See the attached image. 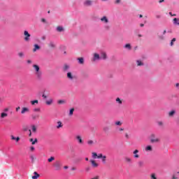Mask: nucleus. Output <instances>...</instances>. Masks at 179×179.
<instances>
[{"mask_svg": "<svg viewBox=\"0 0 179 179\" xmlns=\"http://www.w3.org/2000/svg\"><path fill=\"white\" fill-rule=\"evenodd\" d=\"M75 170H76V168H75V167L71 168L72 171H75Z\"/></svg>", "mask_w": 179, "mask_h": 179, "instance_id": "0e129e2a", "label": "nucleus"}, {"mask_svg": "<svg viewBox=\"0 0 179 179\" xmlns=\"http://www.w3.org/2000/svg\"><path fill=\"white\" fill-rule=\"evenodd\" d=\"M87 143L89 146H93L94 145V141H93V140H89Z\"/></svg>", "mask_w": 179, "mask_h": 179, "instance_id": "aec40b11", "label": "nucleus"}, {"mask_svg": "<svg viewBox=\"0 0 179 179\" xmlns=\"http://www.w3.org/2000/svg\"><path fill=\"white\" fill-rule=\"evenodd\" d=\"M101 22H103V23H108V18H107L106 16H103L101 18Z\"/></svg>", "mask_w": 179, "mask_h": 179, "instance_id": "9b49d317", "label": "nucleus"}, {"mask_svg": "<svg viewBox=\"0 0 179 179\" xmlns=\"http://www.w3.org/2000/svg\"><path fill=\"white\" fill-rule=\"evenodd\" d=\"M58 125L57 126V129L62 128V122L61 121L57 122Z\"/></svg>", "mask_w": 179, "mask_h": 179, "instance_id": "a878e982", "label": "nucleus"}, {"mask_svg": "<svg viewBox=\"0 0 179 179\" xmlns=\"http://www.w3.org/2000/svg\"><path fill=\"white\" fill-rule=\"evenodd\" d=\"M109 129H110V128L108 127H103L104 132H108Z\"/></svg>", "mask_w": 179, "mask_h": 179, "instance_id": "79ce46f5", "label": "nucleus"}, {"mask_svg": "<svg viewBox=\"0 0 179 179\" xmlns=\"http://www.w3.org/2000/svg\"><path fill=\"white\" fill-rule=\"evenodd\" d=\"M52 99H49L48 101H45V104H47V106H51L52 104Z\"/></svg>", "mask_w": 179, "mask_h": 179, "instance_id": "4be33fe9", "label": "nucleus"}, {"mask_svg": "<svg viewBox=\"0 0 179 179\" xmlns=\"http://www.w3.org/2000/svg\"><path fill=\"white\" fill-rule=\"evenodd\" d=\"M173 24H177L178 26H179V19H178V18H174V19H173Z\"/></svg>", "mask_w": 179, "mask_h": 179, "instance_id": "393cba45", "label": "nucleus"}, {"mask_svg": "<svg viewBox=\"0 0 179 179\" xmlns=\"http://www.w3.org/2000/svg\"><path fill=\"white\" fill-rule=\"evenodd\" d=\"M31 104L32 106H34V104H38V100L31 101Z\"/></svg>", "mask_w": 179, "mask_h": 179, "instance_id": "c85d7f7f", "label": "nucleus"}, {"mask_svg": "<svg viewBox=\"0 0 179 179\" xmlns=\"http://www.w3.org/2000/svg\"><path fill=\"white\" fill-rule=\"evenodd\" d=\"M115 124V125H120V126L122 125V123L120 121L116 122Z\"/></svg>", "mask_w": 179, "mask_h": 179, "instance_id": "8fccbe9b", "label": "nucleus"}, {"mask_svg": "<svg viewBox=\"0 0 179 179\" xmlns=\"http://www.w3.org/2000/svg\"><path fill=\"white\" fill-rule=\"evenodd\" d=\"M156 17H157V19H160L161 16L157 15H156Z\"/></svg>", "mask_w": 179, "mask_h": 179, "instance_id": "338daca9", "label": "nucleus"}, {"mask_svg": "<svg viewBox=\"0 0 179 179\" xmlns=\"http://www.w3.org/2000/svg\"><path fill=\"white\" fill-rule=\"evenodd\" d=\"M75 111V108H71V110H70V112H69V115H70V117H71V115H73V112Z\"/></svg>", "mask_w": 179, "mask_h": 179, "instance_id": "473e14b6", "label": "nucleus"}, {"mask_svg": "<svg viewBox=\"0 0 179 179\" xmlns=\"http://www.w3.org/2000/svg\"><path fill=\"white\" fill-rule=\"evenodd\" d=\"M3 111H4L5 113H8V111H9V108H6L3 110Z\"/></svg>", "mask_w": 179, "mask_h": 179, "instance_id": "6e6d98bb", "label": "nucleus"}, {"mask_svg": "<svg viewBox=\"0 0 179 179\" xmlns=\"http://www.w3.org/2000/svg\"><path fill=\"white\" fill-rule=\"evenodd\" d=\"M31 117L32 120H37V118H38V115H32Z\"/></svg>", "mask_w": 179, "mask_h": 179, "instance_id": "a18cd8bd", "label": "nucleus"}, {"mask_svg": "<svg viewBox=\"0 0 179 179\" xmlns=\"http://www.w3.org/2000/svg\"><path fill=\"white\" fill-rule=\"evenodd\" d=\"M49 46L51 47V48H55V45L54 44V42H50Z\"/></svg>", "mask_w": 179, "mask_h": 179, "instance_id": "4c0bfd02", "label": "nucleus"}, {"mask_svg": "<svg viewBox=\"0 0 179 179\" xmlns=\"http://www.w3.org/2000/svg\"><path fill=\"white\" fill-rule=\"evenodd\" d=\"M150 178L151 179H157V177L156 176V173H152L150 175Z\"/></svg>", "mask_w": 179, "mask_h": 179, "instance_id": "c756f323", "label": "nucleus"}, {"mask_svg": "<svg viewBox=\"0 0 179 179\" xmlns=\"http://www.w3.org/2000/svg\"><path fill=\"white\" fill-rule=\"evenodd\" d=\"M138 153H139V150H135L133 152V155H134V159H139V155H138Z\"/></svg>", "mask_w": 179, "mask_h": 179, "instance_id": "423d86ee", "label": "nucleus"}, {"mask_svg": "<svg viewBox=\"0 0 179 179\" xmlns=\"http://www.w3.org/2000/svg\"><path fill=\"white\" fill-rule=\"evenodd\" d=\"M29 110L28 108L24 107L22 109L21 114H24L25 113H29Z\"/></svg>", "mask_w": 179, "mask_h": 179, "instance_id": "2eb2a0df", "label": "nucleus"}, {"mask_svg": "<svg viewBox=\"0 0 179 179\" xmlns=\"http://www.w3.org/2000/svg\"><path fill=\"white\" fill-rule=\"evenodd\" d=\"M57 103H58V104H64V103H65V101H64V100H59L57 101Z\"/></svg>", "mask_w": 179, "mask_h": 179, "instance_id": "de8ad7c7", "label": "nucleus"}, {"mask_svg": "<svg viewBox=\"0 0 179 179\" xmlns=\"http://www.w3.org/2000/svg\"><path fill=\"white\" fill-rule=\"evenodd\" d=\"M153 150V148H152L151 145H148L145 148V152H152Z\"/></svg>", "mask_w": 179, "mask_h": 179, "instance_id": "6ab92c4d", "label": "nucleus"}, {"mask_svg": "<svg viewBox=\"0 0 179 179\" xmlns=\"http://www.w3.org/2000/svg\"><path fill=\"white\" fill-rule=\"evenodd\" d=\"M69 65L68 64H64L62 67V71L63 72H68L69 71Z\"/></svg>", "mask_w": 179, "mask_h": 179, "instance_id": "1a4fd4ad", "label": "nucleus"}, {"mask_svg": "<svg viewBox=\"0 0 179 179\" xmlns=\"http://www.w3.org/2000/svg\"><path fill=\"white\" fill-rule=\"evenodd\" d=\"M57 31H59V33H61L62 31H64V27L59 26L57 27Z\"/></svg>", "mask_w": 179, "mask_h": 179, "instance_id": "5701e85b", "label": "nucleus"}, {"mask_svg": "<svg viewBox=\"0 0 179 179\" xmlns=\"http://www.w3.org/2000/svg\"><path fill=\"white\" fill-rule=\"evenodd\" d=\"M55 170L59 171L61 170V167H62V164L59 161H56L53 164Z\"/></svg>", "mask_w": 179, "mask_h": 179, "instance_id": "f257e3e1", "label": "nucleus"}, {"mask_svg": "<svg viewBox=\"0 0 179 179\" xmlns=\"http://www.w3.org/2000/svg\"><path fill=\"white\" fill-rule=\"evenodd\" d=\"M179 178V171L174 173L171 179H178Z\"/></svg>", "mask_w": 179, "mask_h": 179, "instance_id": "dca6fc26", "label": "nucleus"}, {"mask_svg": "<svg viewBox=\"0 0 179 179\" xmlns=\"http://www.w3.org/2000/svg\"><path fill=\"white\" fill-rule=\"evenodd\" d=\"M42 97H43V99H47V96L44 94L42 95Z\"/></svg>", "mask_w": 179, "mask_h": 179, "instance_id": "e2e57ef3", "label": "nucleus"}, {"mask_svg": "<svg viewBox=\"0 0 179 179\" xmlns=\"http://www.w3.org/2000/svg\"><path fill=\"white\" fill-rule=\"evenodd\" d=\"M76 139H77V141H78V143L80 145H83V140H82V137L80 136H76Z\"/></svg>", "mask_w": 179, "mask_h": 179, "instance_id": "9d476101", "label": "nucleus"}, {"mask_svg": "<svg viewBox=\"0 0 179 179\" xmlns=\"http://www.w3.org/2000/svg\"><path fill=\"white\" fill-rule=\"evenodd\" d=\"M124 48H127V50H131V48H132V47L131 46V44L127 43L124 45Z\"/></svg>", "mask_w": 179, "mask_h": 179, "instance_id": "cd10ccee", "label": "nucleus"}, {"mask_svg": "<svg viewBox=\"0 0 179 179\" xmlns=\"http://www.w3.org/2000/svg\"><path fill=\"white\" fill-rule=\"evenodd\" d=\"M90 163H92V166L94 169H96V167H99V164L96 163V161H94L93 159H90Z\"/></svg>", "mask_w": 179, "mask_h": 179, "instance_id": "0eeeda50", "label": "nucleus"}, {"mask_svg": "<svg viewBox=\"0 0 179 179\" xmlns=\"http://www.w3.org/2000/svg\"><path fill=\"white\" fill-rule=\"evenodd\" d=\"M5 117H8V113H1V118H5Z\"/></svg>", "mask_w": 179, "mask_h": 179, "instance_id": "2f4dec72", "label": "nucleus"}, {"mask_svg": "<svg viewBox=\"0 0 179 179\" xmlns=\"http://www.w3.org/2000/svg\"><path fill=\"white\" fill-rule=\"evenodd\" d=\"M157 124L159 127H162L163 125V122H157Z\"/></svg>", "mask_w": 179, "mask_h": 179, "instance_id": "603ef678", "label": "nucleus"}, {"mask_svg": "<svg viewBox=\"0 0 179 179\" xmlns=\"http://www.w3.org/2000/svg\"><path fill=\"white\" fill-rule=\"evenodd\" d=\"M150 142L152 143L159 142V138H156V136L154 134H152L150 135Z\"/></svg>", "mask_w": 179, "mask_h": 179, "instance_id": "f03ea898", "label": "nucleus"}, {"mask_svg": "<svg viewBox=\"0 0 179 179\" xmlns=\"http://www.w3.org/2000/svg\"><path fill=\"white\" fill-rule=\"evenodd\" d=\"M24 35L26 36V37L24 38V41H29L30 40V36H31L30 34H29V31H24Z\"/></svg>", "mask_w": 179, "mask_h": 179, "instance_id": "20e7f679", "label": "nucleus"}, {"mask_svg": "<svg viewBox=\"0 0 179 179\" xmlns=\"http://www.w3.org/2000/svg\"><path fill=\"white\" fill-rule=\"evenodd\" d=\"M27 64H31V60H27Z\"/></svg>", "mask_w": 179, "mask_h": 179, "instance_id": "69168bd1", "label": "nucleus"}, {"mask_svg": "<svg viewBox=\"0 0 179 179\" xmlns=\"http://www.w3.org/2000/svg\"><path fill=\"white\" fill-rule=\"evenodd\" d=\"M137 65L138 66H142V65H143V63L140 60H137Z\"/></svg>", "mask_w": 179, "mask_h": 179, "instance_id": "f704fd0d", "label": "nucleus"}, {"mask_svg": "<svg viewBox=\"0 0 179 179\" xmlns=\"http://www.w3.org/2000/svg\"><path fill=\"white\" fill-rule=\"evenodd\" d=\"M174 114H176V110H172L171 111H170V112L169 113V117H173V116L174 115Z\"/></svg>", "mask_w": 179, "mask_h": 179, "instance_id": "b1692460", "label": "nucleus"}, {"mask_svg": "<svg viewBox=\"0 0 179 179\" xmlns=\"http://www.w3.org/2000/svg\"><path fill=\"white\" fill-rule=\"evenodd\" d=\"M106 159H107V157L106 155L102 157V163H103V164H106Z\"/></svg>", "mask_w": 179, "mask_h": 179, "instance_id": "c9c22d12", "label": "nucleus"}, {"mask_svg": "<svg viewBox=\"0 0 179 179\" xmlns=\"http://www.w3.org/2000/svg\"><path fill=\"white\" fill-rule=\"evenodd\" d=\"M35 75L38 80H41V79H43V73H41V71L36 72Z\"/></svg>", "mask_w": 179, "mask_h": 179, "instance_id": "7ed1b4c3", "label": "nucleus"}, {"mask_svg": "<svg viewBox=\"0 0 179 179\" xmlns=\"http://www.w3.org/2000/svg\"><path fill=\"white\" fill-rule=\"evenodd\" d=\"M34 111L35 113H38V111H40V108H34Z\"/></svg>", "mask_w": 179, "mask_h": 179, "instance_id": "864d4df0", "label": "nucleus"}, {"mask_svg": "<svg viewBox=\"0 0 179 179\" xmlns=\"http://www.w3.org/2000/svg\"><path fill=\"white\" fill-rule=\"evenodd\" d=\"M37 50H40V45L35 44L34 45V48L33 49L34 52H36Z\"/></svg>", "mask_w": 179, "mask_h": 179, "instance_id": "412c9836", "label": "nucleus"}, {"mask_svg": "<svg viewBox=\"0 0 179 179\" xmlns=\"http://www.w3.org/2000/svg\"><path fill=\"white\" fill-rule=\"evenodd\" d=\"M53 160H55V158L54 157H51L48 159V162H49V163H51V162H52Z\"/></svg>", "mask_w": 179, "mask_h": 179, "instance_id": "ea45409f", "label": "nucleus"}, {"mask_svg": "<svg viewBox=\"0 0 179 179\" xmlns=\"http://www.w3.org/2000/svg\"><path fill=\"white\" fill-rule=\"evenodd\" d=\"M116 101L117 103H119V104H122V101H121V99L120 98H117Z\"/></svg>", "mask_w": 179, "mask_h": 179, "instance_id": "49530a36", "label": "nucleus"}, {"mask_svg": "<svg viewBox=\"0 0 179 179\" xmlns=\"http://www.w3.org/2000/svg\"><path fill=\"white\" fill-rule=\"evenodd\" d=\"M101 59H107V54L106 52H102L101 53Z\"/></svg>", "mask_w": 179, "mask_h": 179, "instance_id": "4468645a", "label": "nucleus"}, {"mask_svg": "<svg viewBox=\"0 0 179 179\" xmlns=\"http://www.w3.org/2000/svg\"><path fill=\"white\" fill-rule=\"evenodd\" d=\"M31 128H32V131H34V132H36L37 131V128L36 127L35 125H32Z\"/></svg>", "mask_w": 179, "mask_h": 179, "instance_id": "e433bc0d", "label": "nucleus"}, {"mask_svg": "<svg viewBox=\"0 0 179 179\" xmlns=\"http://www.w3.org/2000/svg\"><path fill=\"white\" fill-rule=\"evenodd\" d=\"M31 143H32V145H36V143H37V138H35L34 142H32Z\"/></svg>", "mask_w": 179, "mask_h": 179, "instance_id": "5fc2aeb1", "label": "nucleus"}, {"mask_svg": "<svg viewBox=\"0 0 179 179\" xmlns=\"http://www.w3.org/2000/svg\"><path fill=\"white\" fill-rule=\"evenodd\" d=\"M103 154H99L97 159H103Z\"/></svg>", "mask_w": 179, "mask_h": 179, "instance_id": "09e8293b", "label": "nucleus"}, {"mask_svg": "<svg viewBox=\"0 0 179 179\" xmlns=\"http://www.w3.org/2000/svg\"><path fill=\"white\" fill-rule=\"evenodd\" d=\"M67 78H68V79H69L70 80H73V79H75V76H73L72 75V73H71V72L67 73Z\"/></svg>", "mask_w": 179, "mask_h": 179, "instance_id": "f8f14e48", "label": "nucleus"}, {"mask_svg": "<svg viewBox=\"0 0 179 179\" xmlns=\"http://www.w3.org/2000/svg\"><path fill=\"white\" fill-rule=\"evenodd\" d=\"M176 38H173L171 41V45L173 46L174 45V42H176Z\"/></svg>", "mask_w": 179, "mask_h": 179, "instance_id": "37998d69", "label": "nucleus"}, {"mask_svg": "<svg viewBox=\"0 0 179 179\" xmlns=\"http://www.w3.org/2000/svg\"><path fill=\"white\" fill-rule=\"evenodd\" d=\"M77 59L78 61V64L80 65H83L85 64V59H83V57H79Z\"/></svg>", "mask_w": 179, "mask_h": 179, "instance_id": "ddd939ff", "label": "nucleus"}, {"mask_svg": "<svg viewBox=\"0 0 179 179\" xmlns=\"http://www.w3.org/2000/svg\"><path fill=\"white\" fill-rule=\"evenodd\" d=\"M11 139L13 140V141H16V142H17L18 141H20V138H19V137H15V136H11Z\"/></svg>", "mask_w": 179, "mask_h": 179, "instance_id": "bb28decb", "label": "nucleus"}, {"mask_svg": "<svg viewBox=\"0 0 179 179\" xmlns=\"http://www.w3.org/2000/svg\"><path fill=\"white\" fill-rule=\"evenodd\" d=\"M20 110V106H18V107H17L16 108H15V111H19Z\"/></svg>", "mask_w": 179, "mask_h": 179, "instance_id": "4d7b16f0", "label": "nucleus"}, {"mask_svg": "<svg viewBox=\"0 0 179 179\" xmlns=\"http://www.w3.org/2000/svg\"><path fill=\"white\" fill-rule=\"evenodd\" d=\"M33 67L34 68L36 72H40V66L37 64H34Z\"/></svg>", "mask_w": 179, "mask_h": 179, "instance_id": "a211bd4d", "label": "nucleus"}, {"mask_svg": "<svg viewBox=\"0 0 179 179\" xmlns=\"http://www.w3.org/2000/svg\"><path fill=\"white\" fill-rule=\"evenodd\" d=\"M34 175L32 176V179H37L40 177V174H38L36 171L34 172Z\"/></svg>", "mask_w": 179, "mask_h": 179, "instance_id": "f3484780", "label": "nucleus"}, {"mask_svg": "<svg viewBox=\"0 0 179 179\" xmlns=\"http://www.w3.org/2000/svg\"><path fill=\"white\" fill-rule=\"evenodd\" d=\"M144 162L143 161H140L138 162V167H143Z\"/></svg>", "mask_w": 179, "mask_h": 179, "instance_id": "7c9ffc66", "label": "nucleus"}, {"mask_svg": "<svg viewBox=\"0 0 179 179\" xmlns=\"http://www.w3.org/2000/svg\"><path fill=\"white\" fill-rule=\"evenodd\" d=\"M92 4L93 1H92L91 0H86L83 3L84 6H92Z\"/></svg>", "mask_w": 179, "mask_h": 179, "instance_id": "39448f33", "label": "nucleus"}, {"mask_svg": "<svg viewBox=\"0 0 179 179\" xmlns=\"http://www.w3.org/2000/svg\"><path fill=\"white\" fill-rule=\"evenodd\" d=\"M125 136H126L127 139H129V136L128 135V134H125Z\"/></svg>", "mask_w": 179, "mask_h": 179, "instance_id": "680f3d73", "label": "nucleus"}, {"mask_svg": "<svg viewBox=\"0 0 179 179\" xmlns=\"http://www.w3.org/2000/svg\"><path fill=\"white\" fill-rule=\"evenodd\" d=\"M92 158L93 159H97V157H98L97 153L92 152Z\"/></svg>", "mask_w": 179, "mask_h": 179, "instance_id": "72a5a7b5", "label": "nucleus"}, {"mask_svg": "<svg viewBox=\"0 0 179 179\" xmlns=\"http://www.w3.org/2000/svg\"><path fill=\"white\" fill-rule=\"evenodd\" d=\"M99 59H101V56L99 54L94 53V57H93V61H97Z\"/></svg>", "mask_w": 179, "mask_h": 179, "instance_id": "6e6552de", "label": "nucleus"}, {"mask_svg": "<svg viewBox=\"0 0 179 179\" xmlns=\"http://www.w3.org/2000/svg\"><path fill=\"white\" fill-rule=\"evenodd\" d=\"M30 150H31V152H33V150H35V148H34V146H31V147L30 148Z\"/></svg>", "mask_w": 179, "mask_h": 179, "instance_id": "13d9d810", "label": "nucleus"}, {"mask_svg": "<svg viewBox=\"0 0 179 179\" xmlns=\"http://www.w3.org/2000/svg\"><path fill=\"white\" fill-rule=\"evenodd\" d=\"M104 29H105L106 30H110V26H108V25H105V26H104Z\"/></svg>", "mask_w": 179, "mask_h": 179, "instance_id": "3c124183", "label": "nucleus"}, {"mask_svg": "<svg viewBox=\"0 0 179 179\" xmlns=\"http://www.w3.org/2000/svg\"><path fill=\"white\" fill-rule=\"evenodd\" d=\"M125 161L127 162L128 163H131V162H132V159H131V158L129 157H126Z\"/></svg>", "mask_w": 179, "mask_h": 179, "instance_id": "c03bdc74", "label": "nucleus"}, {"mask_svg": "<svg viewBox=\"0 0 179 179\" xmlns=\"http://www.w3.org/2000/svg\"><path fill=\"white\" fill-rule=\"evenodd\" d=\"M30 159L31 160V163H34V159L36 157H34V155H30Z\"/></svg>", "mask_w": 179, "mask_h": 179, "instance_id": "a19ab883", "label": "nucleus"}, {"mask_svg": "<svg viewBox=\"0 0 179 179\" xmlns=\"http://www.w3.org/2000/svg\"><path fill=\"white\" fill-rule=\"evenodd\" d=\"M85 170H86V171H90V167H87V168L85 169Z\"/></svg>", "mask_w": 179, "mask_h": 179, "instance_id": "052dcab7", "label": "nucleus"}, {"mask_svg": "<svg viewBox=\"0 0 179 179\" xmlns=\"http://www.w3.org/2000/svg\"><path fill=\"white\" fill-rule=\"evenodd\" d=\"M92 179H99V176H96V178H92Z\"/></svg>", "mask_w": 179, "mask_h": 179, "instance_id": "774afa93", "label": "nucleus"}, {"mask_svg": "<svg viewBox=\"0 0 179 179\" xmlns=\"http://www.w3.org/2000/svg\"><path fill=\"white\" fill-rule=\"evenodd\" d=\"M120 2H121V0H116L115 3H120Z\"/></svg>", "mask_w": 179, "mask_h": 179, "instance_id": "bf43d9fd", "label": "nucleus"}, {"mask_svg": "<svg viewBox=\"0 0 179 179\" xmlns=\"http://www.w3.org/2000/svg\"><path fill=\"white\" fill-rule=\"evenodd\" d=\"M18 56L20 57V58H22L24 57V53H23V52H20L18 53Z\"/></svg>", "mask_w": 179, "mask_h": 179, "instance_id": "58836bf2", "label": "nucleus"}]
</instances>
